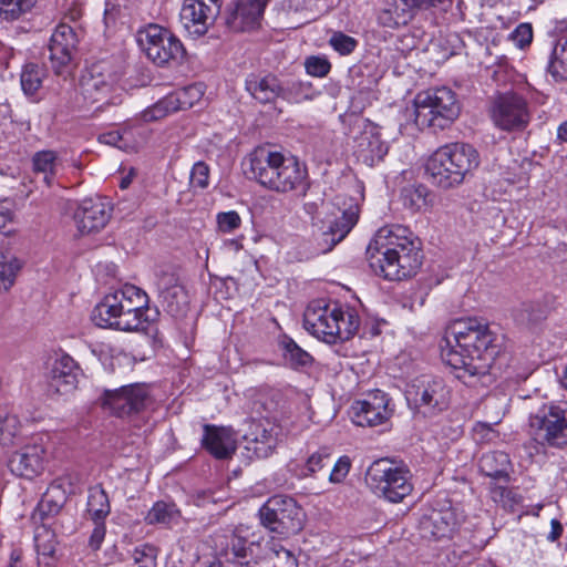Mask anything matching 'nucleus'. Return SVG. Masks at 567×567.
Instances as JSON below:
<instances>
[{"label": "nucleus", "mask_w": 567, "mask_h": 567, "mask_svg": "<svg viewBox=\"0 0 567 567\" xmlns=\"http://www.w3.org/2000/svg\"><path fill=\"white\" fill-rule=\"evenodd\" d=\"M440 349L443 362L457 372L458 379L491 373L502 351L498 337L475 318L452 322L445 330Z\"/></svg>", "instance_id": "1"}, {"label": "nucleus", "mask_w": 567, "mask_h": 567, "mask_svg": "<svg viewBox=\"0 0 567 567\" xmlns=\"http://www.w3.org/2000/svg\"><path fill=\"white\" fill-rule=\"evenodd\" d=\"M367 255L371 269L386 280L416 275L423 259L417 238L408 227L398 224L381 227L369 244Z\"/></svg>", "instance_id": "2"}, {"label": "nucleus", "mask_w": 567, "mask_h": 567, "mask_svg": "<svg viewBox=\"0 0 567 567\" xmlns=\"http://www.w3.org/2000/svg\"><path fill=\"white\" fill-rule=\"evenodd\" d=\"M148 296L134 285L106 293L91 312L92 322L103 329L136 331L148 320Z\"/></svg>", "instance_id": "3"}, {"label": "nucleus", "mask_w": 567, "mask_h": 567, "mask_svg": "<svg viewBox=\"0 0 567 567\" xmlns=\"http://www.w3.org/2000/svg\"><path fill=\"white\" fill-rule=\"evenodd\" d=\"M248 161L252 178L268 190L287 194L306 192L308 187L307 168L295 156L260 147Z\"/></svg>", "instance_id": "4"}, {"label": "nucleus", "mask_w": 567, "mask_h": 567, "mask_svg": "<svg viewBox=\"0 0 567 567\" xmlns=\"http://www.w3.org/2000/svg\"><path fill=\"white\" fill-rule=\"evenodd\" d=\"M481 164L477 150L463 142L449 143L435 150L426 159L425 174L431 184L449 190L473 177Z\"/></svg>", "instance_id": "5"}, {"label": "nucleus", "mask_w": 567, "mask_h": 567, "mask_svg": "<svg viewBox=\"0 0 567 567\" xmlns=\"http://www.w3.org/2000/svg\"><path fill=\"white\" fill-rule=\"evenodd\" d=\"M360 318L349 306L311 301L303 313L305 329L318 340L336 344L351 339L358 331Z\"/></svg>", "instance_id": "6"}, {"label": "nucleus", "mask_w": 567, "mask_h": 567, "mask_svg": "<svg viewBox=\"0 0 567 567\" xmlns=\"http://www.w3.org/2000/svg\"><path fill=\"white\" fill-rule=\"evenodd\" d=\"M527 433L542 449L567 446V402L544 403L532 412Z\"/></svg>", "instance_id": "7"}, {"label": "nucleus", "mask_w": 567, "mask_h": 567, "mask_svg": "<svg viewBox=\"0 0 567 567\" xmlns=\"http://www.w3.org/2000/svg\"><path fill=\"white\" fill-rule=\"evenodd\" d=\"M410 470L389 458L374 461L367 470L365 483L371 492L390 503H401L413 491Z\"/></svg>", "instance_id": "8"}, {"label": "nucleus", "mask_w": 567, "mask_h": 567, "mask_svg": "<svg viewBox=\"0 0 567 567\" xmlns=\"http://www.w3.org/2000/svg\"><path fill=\"white\" fill-rule=\"evenodd\" d=\"M456 94L446 86L422 91L414 97L415 122L419 125L445 128L460 115Z\"/></svg>", "instance_id": "9"}, {"label": "nucleus", "mask_w": 567, "mask_h": 567, "mask_svg": "<svg viewBox=\"0 0 567 567\" xmlns=\"http://www.w3.org/2000/svg\"><path fill=\"white\" fill-rule=\"evenodd\" d=\"M123 68L112 61H99L91 64L80 79L81 94L91 103H117L124 91L121 84Z\"/></svg>", "instance_id": "10"}, {"label": "nucleus", "mask_w": 567, "mask_h": 567, "mask_svg": "<svg viewBox=\"0 0 567 567\" xmlns=\"http://www.w3.org/2000/svg\"><path fill=\"white\" fill-rule=\"evenodd\" d=\"M259 518L270 532L290 535L302 528L303 512L293 498L276 495L260 507Z\"/></svg>", "instance_id": "11"}, {"label": "nucleus", "mask_w": 567, "mask_h": 567, "mask_svg": "<svg viewBox=\"0 0 567 567\" xmlns=\"http://www.w3.org/2000/svg\"><path fill=\"white\" fill-rule=\"evenodd\" d=\"M409 405L425 416H434L449 408L450 389L440 378H423L408 385Z\"/></svg>", "instance_id": "12"}, {"label": "nucleus", "mask_w": 567, "mask_h": 567, "mask_svg": "<svg viewBox=\"0 0 567 567\" xmlns=\"http://www.w3.org/2000/svg\"><path fill=\"white\" fill-rule=\"evenodd\" d=\"M51 445L47 435L33 437L10 455L8 460L10 472L27 480L40 476L50 461Z\"/></svg>", "instance_id": "13"}, {"label": "nucleus", "mask_w": 567, "mask_h": 567, "mask_svg": "<svg viewBox=\"0 0 567 567\" xmlns=\"http://www.w3.org/2000/svg\"><path fill=\"white\" fill-rule=\"evenodd\" d=\"M453 0H388L378 13V23L384 28L396 29L408 24L417 9H435L446 12Z\"/></svg>", "instance_id": "14"}, {"label": "nucleus", "mask_w": 567, "mask_h": 567, "mask_svg": "<svg viewBox=\"0 0 567 567\" xmlns=\"http://www.w3.org/2000/svg\"><path fill=\"white\" fill-rule=\"evenodd\" d=\"M205 91L206 86L202 82L176 90L145 109L141 117L144 122H154L177 111L190 109L203 99Z\"/></svg>", "instance_id": "15"}, {"label": "nucleus", "mask_w": 567, "mask_h": 567, "mask_svg": "<svg viewBox=\"0 0 567 567\" xmlns=\"http://www.w3.org/2000/svg\"><path fill=\"white\" fill-rule=\"evenodd\" d=\"M493 123L501 130H523L529 122L526 101L514 93L497 95L489 109Z\"/></svg>", "instance_id": "16"}, {"label": "nucleus", "mask_w": 567, "mask_h": 567, "mask_svg": "<svg viewBox=\"0 0 567 567\" xmlns=\"http://www.w3.org/2000/svg\"><path fill=\"white\" fill-rule=\"evenodd\" d=\"M103 405L118 416L138 413L151 403V395L145 384H131L116 390H106Z\"/></svg>", "instance_id": "17"}, {"label": "nucleus", "mask_w": 567, "mask_h": 567, "mask_svg": "<svg viewBox=\"0 0 567 567\" xmlns=\"http://www.w3.org/2000/svg\"><path fill=\"white\" fill-rule=\"evenodd\" d=\"M221 0H184L181 21L189 34L205 35L220 12Z\"/></svg>", "instance_id": "18"}, {"label": "nucleus", "mask_w": 567, "mask_h": 567, "mask_svg": "<svg viewBox=\"0 0 567 567\" xmlns=\"http://www.w3.org/2000/svg\"><path fill=\"white\" fill-rule=\"evenodd\" d=\"M390 398L381 390H375L365 399L352 405V420L359 426H377L385 423L393 413Z\"/></svg>", "instance_id": "19"}, {"label": "nucleus", "mask_w": 567, "mask_h": 567, "mask_svg": "<svg viewBox=\"0 0 567 567\" xmlns=\"http://www.w3.org/2000/svg\"><path fill=\"white\" fill-rule=\"evenodd\" d=\"M111 205L105 199L85 198L73 214L78 231L81 235H91L101 231L111 218Z\"/></svg>", "instance_id": "20"}, {"label": "nucleus", "mask_w": 567, "mask_h": 567, "mask_svg": "<svg viewBox=\"0 0 567 567\" xmlns=\"http://www.w3.org/2000/svg\"><path fill=\"white\" fill-rule=\"evenodd\" d=\"M80 368L69 354L54 358L48 374V393L51 396H68L79 382Z\"/></svg>", "instance_id": "21"}, {"label": "nucleus", "mask_w": 567, "mask_h": 567, "mask_svg": "<svg viewBox=\"0 0 567 567\" xmlns=\"http://www.w3.org/2000/svg\"><path fill=\"white\" fill-rule=\"evenodd\" d=\"M280 427L268 421H254L245 435L246 450L257 458H267L275 452L279 442Z\"/></svg>", "instance_id": "22"}, {"label": "nucleus", "mask_w": 567, "mask_h": 567, "mask_svg": "<svg viewBox=\"0 0 567 567\" xmlns=\"http://www.w3.org/2000/svg\"><path fill=\"white\" fill-rule=\"evenodd\" d=\"M358 217V206L350 205L349 208L341 210L334 219L329 220L327 228L317 237V254H326L332 250L357 224Z\"/></svg>", "instance_id": "23"}, {"label": "nucleus", "mask_w": 567, "mask_h": 567, "mask_svg": "<svg viewBox=\"0 0 567 567\" xmlns=\"http://www.w3.org/2000/svg\"><path fill=\"white\" fill-rule=\"evenodd\" d=\"M354 155L357 159L369 167L383 159L388 153V145L382 141L380 130L372 123H367L354 140Z\"/></svg>", "instance_id": "24"}, {"label": "nucleus", "mask_w": 567, "mask_h": 567, "mask_svg": "<svg viewBox=\"0 0 567 567\" xmlns=\"http://www.w3.org/2000/svg\"><path fill=\"white\" fill-rule=\"evenodd\" d=\"M137 44L159 66L182 60L186 52L178 38H137Z\"/></svg>", "instance_id": "25"}, {"label": "nucleus", "mask_w": 567, "mask_h": 567, "mask_svg": "<svg viewBox=\"0 0 567 567\" xmlns=\"http://www.w3.org/2000/svg\"><path fill=\"white\" fill-rule=\"evenodd\" d=\"M266 0H237L236 9L226 23L231 32H255L262 16Z\"/></svg>", "instance_id": "26"}, {"label": "nucleus", "mask_w": 567, "mask_h": 567, "mask_svg": "<svg viewBox=\"0 0 567 567\" xmlns=\"http://www.w3.org/2000/svg\"><path fill=\"white\" fill-rule=\"evenodd\" d=\"M204 447L216 458H229L236 451V435L228 427L205 425L202 439Z\"/></svg>", "instance_id": "27"}, {"label": "nucleus", "mask_w": 567, "mask_h": 567, "mask_svg": "<svg viewBox=\"0 0 567 567\" xmlns=\"http://www.w3.org/2000/svg\"><path fill=\"white\" fill-rule=\"evenodd\" d=\"M252 567H297V557L281 540L271 538L260 548Z\"/></svg>", "instance_id": "28"}, {"label": "nucleus", "mask_w": 567, "mask_h": 567, "mask_svg": "<svg viewBox=\"0 0 567 567\" xmlns=\"http://www.w3.org/2000/svg\"><path fill=\"white\" fill-rule=\"evenodd\" d=\"M247 92L260 103L274 102L279 96H286L279 80L274 75L259 76L250 74L245 83Z\"/></svg>", "instance_id": "29"}, {"label": "nucleus", "mask_w": 567, "mask_h": 567, "mask_svg": "<svg viewBox=\"0 0 567 567\" xmlns=\"http://www.w3.org/2000/svg\"><path fill=\"white\" fill-rule=\"evenodd\" d=\"M457 525L455 515L451 508L433 509L421 522V528L424 535H430L435 539L450 537Z\"/></svg>", "instance_id": "30"}, {"label": "nucleus", "mask_w": 567, "mask_h": 567, "mask_svg": "<svg viewBox=\"0 0 567 567\" xmlns=\"http://www.w3.org/2000/svg\"><path fill=\"white\" fill-rule=\"evenodd\" d=\"M76 38H50L48 49L52 66L58 74L75 62L78 55Z\"/></svg>", "instance_id": "31"}, {"label": "nucleus", "mask_w": 567, "mask_h": 567, "mask_svg": "<svg viewBox=\"0 0 567 567\" xmlns=\"http://www.w3.org/2000/svg\"><path fill=\"white\" fill-rule=\"evenodd\" d=\"M247 530L239 526L235 529L228 544L227 550H229L234 558L238 559L240 564L248 567L255 566V560L260 553V544L254 540L248 542L246 539Z\"/></svg>", "instance_id": "32"}, {"label": "nucleus", "mask_w": 567, "mask_h": 567, "mask_svg": "<svg viewBox=\"0 0 567 567\" xmlns=\"http://www.w3.org/2000/svg\"><path fill=\"white\" fill-rule=\"evenodd\" d=\"M509 465L508 455L501 451L484 453L480 460L481 472L492 478H504L506 481Z\"/></svg>", "instance_id": "33"}, {"label": "nucleus", "mask_w": 567, "mask_h": 567, "mask_svg": "<svg viewBox=\"0 0 567 567\" xmlns=\"http://www.w3.org/2000/svg\"><path fill=\"white\" fill-rule=\"evenodd\" d=\"M33 171L43 175L47 185H51L62 167V161L54 151H40L32 157Z\"/></svg>", "instance_id": "34"}, {"label": "nucleus", "mask_w": 567, "mask_h": 567, "mask_svg": "<svg viewBox=\"0 0 567 567\" xmlns=\"http://www.w3.org/2000/svg\"><path fill=\"white\" fill-rule=\"evenodd\" d=\"M161 297L166 311L174 317H183L189 305V297L181 285H173L161 291Z\"/></svg>", "instance_id": "35"}, {"label": "nucleus", "mask_w": 567, "mask_h": 567, "mask_svg": "<svg viewBox=\"0 0 567 567\" xmlns=\"http://www.w3.org/2000/svg\"><path fill=\"white\" fill-rule=\"evenodd\" d=\"M145 519L148 524H162L172 527L181 523L182 514L174 503L158 501L148 511Z\"/></svg>", "instance_id": "36"}, {"label": "nucleus", "mask_w": 567, "mask_h": 567, "mask_svg": "<svg viewBox=\"0 0 567 567\" xmlns=\"http://www.w3.org/2000/svg\"><path fill=\"white\" fill-rule=\"evenodd\" d=\"M548 72L555 82L567 80V38H558L555 43Z\"/></svg>", "instance_id": "37"}, {"label": "nucleus", "mask_w": 567, "mask_h": 567, "mask_svg": "<svg viewBox=\"0 0 567 567\" xmlns=\"http://www.w3.org/2000/svg\"><path fill=\"white\" fill-rule=\"evenodd\" d=\"M22 261L9 252H0V291H9L22 269Z\"/></svg>", "instance_id": "38"}, {"label": "nucleus", "mask_w": 567, "mask_h": 567, "mask_svg": "<svg viewBox=\"0 0 567 567\" xmlns=\"http://www.w3.org/2000/svg\"><path fill=\"white\" fill-rule=\"evenodd\" d=\"M110 501L106 492L99 485L89 489L87 514L93 522L104 520L110 514Z\"/></svg>", "instance_id": "39"}, {"label": "nucleus", "mask_w": 567, "mask_h": 567, "mask_svg": "<svg viewBox=\"0 0 567 567\" xmlns=\"http://www.w3.org/2000/svg\"><path fill=\"white\" fill-rule=\"evenodd\" d=\"M34 545L40 561L49 564L48 559L54 557L58 547L55 533L44 525L39 526L34 534Z\"/></svg>", "instance_id": "40"}, {"label": "nucleus", "mask_w": 567, "mask_h": 567, "mask_svg": "<svg viewBox=\"0 0 567 567\" xmlns=\"http://www.w3.org/2000/svg\"><path fill=\"white\" fill-rule=\"evenodd\" d=\"M462 43V38H431L426 51L435 63H441L456 53Z\"/></svg>", "instance_id": "41"}, {"label": "nucleus", "mask_w": 567, "mask_h": 567, "mask_svg": "<svg viewBox=\"0 0 567 567\" xmlns=\"http://www.w3.org/2000/svg\"><path fill=\"white\" fill-rule=\"evenodd\" d=\"M431 192L424 185H414L405 187L402 190V202L404 207L420 212L431 203Z\"/></svg>", "instance_id": "42"}, {"label": "nucleus", "mask_w": 567, "mask_h": 567, "mask_svg": "<svg viewBox=\"0 0 567 567\" xmlns=\"http://www.w3.org/2000/svg\"><path fill=\"white\" fill-rule=\"evenodd\" d=\"M44 76V70L38 64L29 63L24 65L20 75L21 87L24 94L34 95L42 86Z\"/></svg>", "instance_id": "43"}, {"label": "nucleus", "mask_w": 567, "mask_h": 567, "mask_svg": "<svg viewBox=\"0 0 567 567\" xmlns=\"http://www.w3.org/2000/svg\"><path fill=\"white\" fill-rule=\"evenodd\" d=\"M282 355L288 365L291 368L307 367L311 363V355L301 349L292 339L285 338L281 341Z\"/></svg>", "instance_id": "44"}, {"label": "nucleus", "mask_w": 567, "mask_h": 567, "mask_svg": "<svg viewBox=\"0 0 567 567\" xmlns=\"http://www.w3.org/2000/svg\"><path fill=\"white\" fill-rule=\"evenodd\" d=\"M38 0H0V19L14 21L29 12Z\"/></svg>", "instance_id": "45"}, {"label": "nucleus", "mask_w": 567, "mask_h": 567, "mask_svg": "<svg viewBox=\"0 0 567 567\" xmlns=\"http://www.w3.org/2000/svg\"><path fill=\"white\" fill-rule=\"evenodd\" d=\"M329 457V451L327 449H320L319 451L312 453L302 466L296 470V475L300 478L312 476L318 471L323 468Z\"/></svg>", "instance_id": "46"}, {"label": "nucleus", "mask_w": 567, "mask_h": 567, "mask_svg": "<svg viewBox=\"0 0 567 567\" xmlns=\"http://www.w3.org/2000/svg\"><path fill=\"white\" fill-rule=\"evenodd\" d=\"M19 421L16 415L0 412V444H9L17 435Z\"/></svg>", "instance_id": "47"}, {"label": "nucleus", "mask_w": 567, "mask_h": 567, "mask_svg": "<svg viewBox=\"0 0 567 567\" xmlns=\"http://www.w3.org/2000/svg\"><path fill=\"white\" fill-rule=\"evenodd\" d=\"M136 567H157V549L152 545H142L133 554Z\"/></svg>", "instance_id": "48"}, {"label": "nucleus", "mask_w": 567, "mask_h": 567, "mask_svg": "<svg viewBox=\"0 0 567 567\" xmlns=\"http://www.w3.org/2000/svg\"><path fill=\"white\" fill-rule=\"evenodd\" d=\"M306 72L315 78H324L331 70V63L327 58L311 55L305 60Z\"/></svg>", "instance_id": "49"}, {"label": "nucleus", "mask_w": 567, "mask_h": 567, "mask_svg": "<svg viewBox=\"0 0 567 567\" xmlns=\"http://www.w3.org/2000/svg\"><path fill=\"white\" fill-rule=\"evenodd\" d=\"M64 480L58 478L48 487L42 504L54 503L55 509H59L66 499V491L63 488Z\"/></svg>", "instance_id": "50"}, {"label": "nucleus", "mask_w": 567, "mask_h": 567, "mask_svg": "<svg viewBox=\"0 0 567 567\" xmlns=\"http://www.w3.org/2000/svg\"><path fill=\"white\" fill-rule=\"evenodd\" d=\"M14 204L10 199L0 200V234L10 235L14 231Z\"/></svg>", "instance_id": "51"}, {"label": "nucleus", "mask_w": 567, "mask_h": 567, "mask_svg": "<svg viewBox=\"0 0 567 567\" xmlns=\"http://www.w3.org/2000/svg\"><path fill=\"white\" fill-rule=\"evenodd\" d=\"M216 221L218 230L224 234H231L241 225V218L235 210L218 213Z\"/></svg>", "instance_id": "52"}, {"label": "nucleus", "mask_w": 567, "mask_h": 567, "mask_svg": "<svg viewBox=\"0 0 567 567\" xmlns=\"http://www.w3.org/2000/svg\"><path fill=\"white\" fill-rule=\"evenodd\" d=\"M209 184V167L204 162H197L190 171V185L204 189Z\"/></svg>", "instance_id": "53"}, {"label": "nucleus", "mask_w": 567, "mask_h": 567, "mask_svg": "<svg viewBox=\"0 0 567 567\" xmlns=\"http://www.w3.org/2000/svg\"><path fill=\"white\" fill-rule=\"evenodd\" d=\"M351 468V460L349 456L343 455L334 463L332 471L329 475V482L332 484L342 483L348 476Z\"/></svg>", "instance_id": "54"}, {"label": "nucleus", "mask_w": 567, "mask_h": 567, "mask_svg": "<svg viewBox=\"0 0 567 567\" xmlns=\"http://www.w3.org/2000/svg\"><path fill=\"white\" fill-rule=\"evenodd\" d=\"M491 493L493 501L501 503L503 507L513 508L519 502V497L504 486H495Z\"/></svg>", "instance_id": "55"}, {"label": "nucleus", "mask_w": 567, "mask_h": 567, "mask_svg": "<svg viewBox=\"0 0 567 567\" xmlns=\"http://www.w3.org/2000/svg\"><path fill=\"white\" fill-rule=\"evenodd\" d=\"M329 43L341 55L350 54L358 44L354 38H330Z\"/></svg>", "instance_id": "56"}, {"label": "nucleus", "mask_w": 567, "mask_h": 567, "mask_svg": "<svg viewBox=\"0 0 567 567\" xmlns=\"http://www.w3.org/2000/svg\"><path fill=\"white\" fill-rule=\"evenodd\" d=\"M95 527L90 536L89 545L93 550L100 549L105 537L104 520L94 522Z\"/></svg>", "instance_id": "57"}, {"label": "nucleus", "mask_w": 567, "mask_h": 567, "mask_svg": "<svg viewBox=\"0 0 567 567\" xmlns=\"http://www.w3.org/2000/svg\"><path fill=\"white\" fill-rule=\"evenodd\" d=\"M312 85L309 82H295L291 84L290 92L295 93V101L299 102L303 99L311 97Z\"/></svg>", "instance_id": "58"}, {"label": "nucleus", "mask_w": 567, "mask_h": 567, "mask_svg": "<svg viewBox=\"0 0 567 567\" xmlns=\"http://www.w3.org/2000/svg\"><path fill=\"white\" fill-rule=\"evenodd\" d=\"M165 28L157 23H147L137 30V35H164Z\"/></svg>", "instance_id": "59"}, {"label": "nucleus", "mask_w": 567, "mask_h": 567, "mask_svg": "<svg viewBox=\"0 0 567 567\" xmlns=\"http://www.w3.org/2000/svg\"><path fill=\"white\" fill-rule=\"evenodd\" d=\"M99 140L101 143L116 146L120 148L122 147V145H121L122 136L118 132H109V133L102 134V135H100Z\"/></svg>", "instance_id": "60"}, {"label": "nucleus", "mask_w": 567, "mask_h": 567, "mask_svg": "<svg viewBox=\"0 0 567 567\" xmlns=\"http://www.w3.org/2000/svg\"><path fill=\"white\" fill-rule=\"evenodd\" d=\"M550 532L549 534L547 535V539L549 542H555L557 540L561 534H563V525L560 524L559 520L557 519H551L550 522Z\"/></svg>", "instance_id": "61"}, {"label": "nucleus", "mask_w": 567, "mask_h": 567, "mask_svg": "<svg viewBox=\"0 0 567 567\" xmlns=\"http://www.w3.org/2000/svg\"><path fill=\"white\" fill-rule=\"evenodd\" d=\"M316 0H289V7L295 10L310 9Z\"/></svg>", "instance_id": "62"}, {"label": "nucleus", "mask_w": 567, "mask_h": 567, "mask_svg": "<svg viewBox=\"0 0 567 567\" xmlns=\"http://www.w3.org/2000/svg\"><path fill=\"white\" fill-rule=\"evenodd\" d=\"M509 35H533V27L530 23H520Z\"/></svg>", "instance_id": "63"}, {"label": "nucleus", "mask_w": 567, "mask_h": 567, "mask_svg": "<svg viewBox=\"0 0 567 567\" xmlns=\"http://www.w3.org/2000/svg\"><path fill=\"white\" fill-rule=\"evenodd\" d=\"M75 34H76L75 29L65 23L59 24L55 28V32L53 33V35H75Z\"/></svg>", "instance_id": "64"}]
</instances>
